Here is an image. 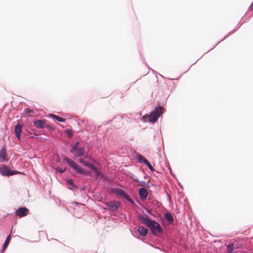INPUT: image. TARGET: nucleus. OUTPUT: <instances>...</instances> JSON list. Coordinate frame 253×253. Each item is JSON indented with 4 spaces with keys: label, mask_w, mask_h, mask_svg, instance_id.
I'll return each mask as SVG.
<instances>
[{
    "label": "nucleus",
    "mask_w": 253,
    "mask_h": 253,
    "mask_svg": "<svg viewBox=\"0 0 253 253\" xmlns=\"http://www.w3.org/2000/svg\"><path fill=\"white\" fill-rule=\"evenodd\" d=\"M64 161H65L77 172L86 175H90V171H87L83 169L71 159L65 158L64 159Z\"/></svg>",
    "instance_id": "nucleus-1"
},
{
    "label": "nucleus",
    "mask_w": 253,
    "mask_h": 253,
    "mask_svg": "<svg viewBox=\"0 0 253 253\" xmlns=\"http://www.w3.org/2000/svg\"><path fill=\"white\" fill-rule=\"evenodd\" d=\"M162 107H158L155 108V110L152 112L149 115H146L143 117L144 118H148L150 122H155L162 114Z\"/></svg>",
    "instance_id": "nucleus-2"
},
{
    "label": "nucleus",
    "mask_w": 253,
    "mask_h": 253,
    "mask_svg": "<svg viewBox=\"0 0 253 253\" xmlns=\"http://www.w3.org/2000/svg\"><path fill=\"white\" fill-rule=\"evenodd\" d=\"M148 227L150 228L152 234L154 235H157L158 234L163 232V229L160 224L153 220H151Z\"/></svg>",
    "instance_id": "nucleus-3"
},
{
    "label": "nucleus",
    "mask_w": 253,
    "mask_h": 253,
    "mask_svg": "<svg viewBox=\"0 0 253 253\" xmlns=\"http://www.w3.org/2000/svg\"><path fill=\"white\" fill-rule=\"evenodd\" d=\"M19 173L18 171H12L10 170L7 167L4 165L0 166V173L3 176H9Z\"/></svg>",
    "instance_id": "nucleus-4"
},
{
    "label": "nucleus",
    "mask_w": 253,
    "mask_h": 253,
    "mask_svg": "<svg viewBox=\"0 0 253 253\" xmlns=\"http://www.w3.org/2000/svg\"><path fill=\"white\" fill-rule=\"evenodd\" d=\"M28 211L29 210L26 208H20L16 211V213L19 217H23L27 215Z\"/></svg>",
    "instance_id": "nucleus-5"
},
{
    "label": "nucleus",
    "mask_w": 253,
    "mask_h": 253,
    "mask_svg": "<svg viewBox=\"0 0 253 253\" xmlns=\"http://www.w3.org/2000/svg\"><path fill=\"white\" fill-rule=\"evenodd\" d=\"M138 218L142 223L145 224L147 226L152 220L148 215L144 216L142 214H138Z\"/></svg>",
    "instance_id": "nucleus-6"
},
{
    "label": "nucleus",
    "mask_w": 253,
    "mask_h": 253,
    "mask_svg": "<svg viewBox=\"0 0 253 253\" xmlns=\"http://www.w3.org/2000/svg\"><path fill=\"white\" fill-rule=\"evenodd\" d=\"M34 124L38 128H43L46 127L45 120H36L34 122Z\"/></svg>",
    "instance_id": "nucleus-7"
},
{
    "label": "nucleus",
    "mask_w": 253,
    "mask_h": 253,
    "mask_svg": "<svg viewBox=\"0 0 253 253\" xmlns=\"http://www.w3.org/2000/svg\"><path fill=\"white\" fill-rule=\"evenodd\" d=\"M6 149L4 148H2L0 150V162H7L8 159L7 157Z\"/></svg>",
    "instance_id": "nucleus-8"
},
{
    "label": "nucleus",
    "mask_w": 253,
    "mask_h": 253,
    "mask_svg": "<svg viewBox=\"0 0 253 253\" xmlns=\"http://www.w3.org/2000/svg\"><path fill=\"white\" fill-rule=\"evenodd\" d=\"M139 194L141 200L144 201L148 196V192L145 188H141L139 189Z\"/></svg>",
    "instance_id": "nucleus-9"
},
{
    "label": "nucleus",
    "mask_w": 253,
    "mask_h": 253,
    "mask_svg": "<svg viewBox=\"0 0 253 253\" xmlns=\"http://www.w3.org/2000/svg\"><path fill=\"white\" fill-rule=\"evenodd\" d=\"M106 205L107 208L112 211H116L118 208L117 203L114 201L106 203Z\"/></svg>",
    "instance_id": "nucleus-10"
},
{
    "label": "nucleus",
    "mask_w": 253,
    "mask_h": 253,
    "mask_svg": "<svg viewBox=\"0 0 253 253\" xmlns=\"http://www.w3.org/2000/svg\"><path fill=\"white\" fill-rule=\"evenodd\" d=\"M22 131V126L20 125H17L16 126L15 128V133L16 137L18 139H20V134Z\"/></svg>",
    "instance_id": "nucleus-11"
},
{
    "label": "nucleus",
    "mask_w": 253,
    "mask_h": 253,
    "mask_svg": "<svg viewBox=\"0 0 253 253\" xmlns=\"http://www.w3.org/2000/svg\"><path fill=\"white\" fill-rule=\"evenodd\" d=\"M139 234L142 236H145L147 234L148 230L143 226H139L137 229Z\"/></svg>",
    "instance_id": "nucleus-12"
},
{
    "label": "nucleus",
    "mask_w": 253,
    "mask_h": 253,
    "mask_svg": "<svg viewBox=\"0 0 253 253\" xmlns=\"http://www.w3.org/2000/svg\"><path fill=\"white\" fill-rule=\"evenodd\" d=\"M84 149L83 147H79L78 149H76V151L74 152L75 153V155L77 157H81L84 154Z\"/></svg>",
    "instance_id": "nucleus-13"
},
{
    "label": "nucleus",
    "mask_w": 253,
    "mask_h": 253,
    "mask_svg": "<svg viewBox=\"0 0 253 253\" xmlns=\"http://www.w3.org/2000/svg\"><path fill=\"white\" fill-rule=\"evenodd\" d=\"M10 238H11L10 235L8 236V237L6 238V239L3 245L1 253L3 252L5 250V249L7 248L8 245L9 244V243L10 242Z\"/></svg>",
    "instance_id": "nucleus-14"
},
{
    "label": "nucleus",
    "mask_w": 253,
    "mask_h": 253,
    "mask_svg": "<svg viewBox=\"0 0 253 253\" xmlns=\"http://www.w3.org/2000/svg\"><path fill=\"white\" fill-rule=\"evenodd\" d=\"M79 162L80 163L83 164L84 166L88 167L90 168H91V167L94 165L92 163H89L88 162L85 161L83 159H80Z\"/></svg>",
    "instance_id": "nucleus-15"
},
{
    "label": "nucleus",
    "mask_w": 253,
    "mask_h": 253,
    "mask_svg": "<svg viewBox=\"0 0 253 253\" xmlns=\"http://www.w3.org/2000/svg\"><path fill=\"white\" fill-rule=\"evenodd\" d=\"M50 116L52 118L56 119L57 121L60 122H64L66 121V120L65 119L61 118V117H60L58 116H56L55 115H54V114H50Z\"/></svg>",
    "instance_id": "nucleus-16"
},
{
    "label": "nucleus",
    "mask_w": 253,
    "mask_h": 253,
    "mask_svg": "<svg viewBox=\"0 0 253 253\" xmlns=\"http://www.w3.org/2000/svg\"><path fill=\"white\" fill-rule=\"evenodd\" d=\"M165 218L169 222H172L173 221V218L170 213H166L165 215Z\"/></svg>",
    "instance_id": "nucleus-17"
},
{
    "label": "nucleus",
    "mask_w": 253,
    "mask_h": 253,
    "mask_svg": "<svg viewBox=\"0 0 253 253\" xmlns=\"http://www.w3.org/2000/svg\"><path fill=\"white\" fill-rule=\"evenodd\" d=\"M92 170H93V171H94V173H95V176L96 177V178H98L100 175V171L99 170H98V169L96 168L94 165L93 166V167H91V168Z\"/></svg>",
    "instance_id": "nucleus-18"
},
{
    "label": "nucleus",
    "mask_w": 253,
    "mask_h": 253,
    "mask_svg": "<svg viewBox=\"0 0 253 253\" xmlns=\"http://www.w3.org/2000/svg\"><path fill=\"white\" fill-rule=\"evenodd\" d=\"M78 145L79 142H77L75 145H74L71 149L70 150V152L72 153H74L75 151H76V149L79 148Z\"/></svg>",
    "instance_id": "nucleus-19"
},
{
    "label": "nucleus",
    "mask_w": 253,
    "mask_h": 253,
    "mask_svg": "<svg viewBox=\"0 0 253 253\" xmlns=\"http://www.w3.org/2000/svg\"><path fill=\"white\" fill-rule=\"evenodd\" d=\"M144 161H145V164L148 167V168L151 171L154 170V169L153 168L152 166L150 164V163L148 161V160H144Z\"/></svg>",
    "instance_id": "nucleus-20"
},
{
    "label": "nucleus",
    "mask_w": 253,
    "mask_h": 253,
    "mask_svg": "<svg viewBox=\"0 0 253 253\" xmlns=\"http://www.w3.org/2000/svg\"><path fill=\"white\" fill-rule=\"evenodd\" d=\"M234 249V244H230L227 246V250L229 252H231Z\"/></svg>",
    "instance_id": "nucleus-21"
},
{
    "label": "nucleus",
    "mask_w": 253,
    "mask_h": 253,
    "mask_svg": "<svg viewBox=\"0 0 253 253\" xmlns=\"http://www.w3.org/2000/svg\"><path fill=\"white\" fill-rule=\"evenodd\" d=\"M144 160H147L146 159H145L144 157H143L142 156H139L138 157V161L140 163H143L145 164V161Z\"/></svg>",
    "instance_id": "nucleus-22"
},
{
    "label": "nucleus",
    "mask_w": 253,
    "mask_h": 253,
    "mask_svg": "<svg viewBox=\"0 0 253 253\" xmlns=\"http://www.w3.org/2000/svg\"><path fill=\"white\" fill-rule=\"evenodd\" d=\"M67 135L69 137H72L73 136V132L70 130H67Z\"/></svg>",
    "instance_id": "nucleus-23"
},
{
    "label": "nucleus",
    "mask_w": 253,
    "mask_h": 253,
    "mask_svg": "<svg viewBox=\"0 0 253 253\" xmlns=\"http://www.w3.org/2000/svg\"><path fill=\"white\" fill-rule=\"evenodd\" d=\"M57 170H58L59 172H60L61 173H62V172H63L64 171H65V169H62L61 168H60L59 167H58L57 168Z\"/></svg>",
    "instance_id": "nucleus-24"
},
{
    "label": "nucleus",
    "mask_w": 253,
    "mask_h": 253,
    "mask_svg": "<svg viewBox=\"0 0 253 253\" xmlns=\"http://www.w3.org/2000/svg\"><path fill=\"white\" fill-rule=\"evenodd\" d=\"M46 127L50 129L53 130H55V127L52 126H46Z\"/></svg>",
    "instance_id": "nucleus-25"
},
{
    "label": "nucleus",
    "mask_w": 253,
    "mask_h": 253,
    "mask_svg": "<svg viewBox=\"0 0 253 253\" xmlns=\"http://www.w3.org/2000/svg\"><path fill=\"white\" fill-rule=\"evenodd\" d=\"M126 200L128 201L129 202H130L131 203H133V201L130 198H129L128 197L126 196Z\"/></svg>",
    "instance_id": "nucleus-26"
},
{
    "label": "nucleus",
    "mask_w": 253,
    "mask_h": 253,
    "mask_svg": "<svg viewBox=\"0 0 253 253\" xmlns=\"http://www.w3.org/2000/svg\"><path fill=\"white\" fill-rule=\"evenodd\" d=\"M68 182H69V183L70 185L74 186V183H73V180H69L68 181Z\"/></svg>",
    "instance_id": "nucleus-27"
},
{
    "label": "nucleus",
    "mask_w": 253,
    "mask_h": 253,
    "mask_svg": "<svg viewBox=\"0 0 253 253\" xmlns=\"http://www.w3.org/2000/svg\"><path fill=\"white\" fill-rule=\"evenodd\" d=\"M118 194L119 195H122L124 194V192L122 191H119L118 192Z\"/></svg>",
    "instance_id": "nucleus-28"
}]
</instances>
